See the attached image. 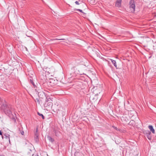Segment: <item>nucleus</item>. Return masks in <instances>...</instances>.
Segmentation results:
<instances>
[{
	"label": "nucleus",
	"mask_w": 156,
	"mask_h": 156,
	"mask_svg": "<svg viewBox=\"0 0 156 156\" xmlns=\"http://www.w3.org/2000/svg\"><path fill=\"white\" fill-rule=\"evenodd\" d=\"M2 109L4 110L5 113L12 119L14 118L13 115L12 114V108L10 105H8L5 104L2 106Z\"/></svg>",
	"instance_id": "obj_1"
},
{
	"label": "nucleus",
	"mask_w": 156,
	"mask_h": 156,
	"mask_svg": "<svg viewBox=\"0 0 156 156\" xmlns=\"http://www.w3.org/2000/svg\"><path fill=\"white\" fill-rule=\"evenodd\" d=\"M135 5L134 2L133 0H131L129 3V8L130 11L132 12H133L135 10Z\"/></svg>",
	"instance_id": "obj_2"
},
{
	"label": "nucleus",
	"mask_w": 156,
	"mask_h": 156,
	"mask_svg": "<svg viewBox=\"0 0 156 156\" xmlns=\"http://www.w3.org/2000/svg\"><path fill=\"white\" fill-rule=\"evenodd\" d=\"M35 90L37 92L39 97L41 98H43L45 97V93L42 90L35 89Z\"/></svg>",
	"instance_id": "obj_3"
},
{
	"label": "nucleus",
	"mask_w": 156,
	"mask_h": 156,
	"mask_svg": "<svg viewBox=\"0 0 156 156\" xmlns=\"http://www.w3.org/2000/svg\"><path fill=\"white\" fill-rule=\"evenodd\" d=\"M39 132L38 128H36V131L34 133V138L35 141L37 142L39 141Z\"/></svg>",
	"instance_id": "obj_4"
},
{
	"label": "nucleus",
	"mask_w": 156,
	"mask_h": 156,
	"mask_svg": "<svg viewBox=\"0 0 156 156\" xmlns=\"http://www.w3.org/2000/svg\"><path fill=\"white\" fill-rule=\"evenodd\" d=\"M111 64H113L114 66L117 68V65L115 61L111 59L108 58V65L111 66Z\"/></svg>",
	"instance_id": "obj_5"
},
{
	"label": "nucleus",
	"mask_w": 156,
	"mask_h": 156,
	"mask_svg": "<svg viewBox=\"0 0 156 156\" xmlns=\"http://www.w3.org/2000/svg\"><path fill=\"white\" fill-rule=\"evenodd\" d=\"M75 3L76 5H80L84 7H87L86 4L84 3H83L82 1L79 0L78 1H76L75 2Z\"/></svg>",
	"instance_id": "obj_6"
},
{
	"label": "nucleus",
	"mask_w": 156,
	"mask_h": 156,
	"mask_svg": "<svg viewBox=\"0 0 156 156\" xmlns=\"http://www.w3.org/2000/svg\"><path fill=\"white\" fill-rule=\"evenodd\" d=\"M52 105V102H45L44 105L45 107H51Z\"/></svg>",
	"instance_id": "obj_7"
},
{
	"label": "nucleus",
	"mask_w": 156,
	"mask_h": 156,
	"mask_svg": "<svg viewBox=\"0 0 156 156\" xmlns=\"http://www.w3.org/2000/svg\"><path fill=\"white\" fill-rule=\"evenodd\" d=\"M122 0H117L115 2V6L118 7H119L121 6Z\"/></svg>",
	"instance_id": "obj_8"
},
{
	"label": "nucleus",
	"mask_w": 156,
	"mask_h": 156,
	"mask_svg": "<svg viewBox=\"0 0 156 156\" xmlns=\"http://www.w3.org/2000/svg\"><path fill=\"white\" fill-rule=\"evenodd\" d=\"M47 138L49 141L51 143H53L55 141L54 139L52 138L50 136H47Z\"/></svg>",
	"instance_id": "obj_9"
},
{
	"label": "nucleus",
	"mask_w": 156,
	"mask_h": 156,
	"mask_svg": "<svg viewBox=\"0 0 156 156\" xmlns=\"http://www.w3.org/2000/svg\"><path fill=\"white\" fill-rule=\"evenodd\" d=\"M148 128L150 131L152 132L154 134L155 133V130L154 129L153 127L152 126L150 125L149 126H148Z\"/></svg>",
	"instance_id": "obj_10"
},
{
	"label": "nucleus",
	"mask_w": 156,
	"mask_h": 156,
	"mask_svg": "<svg viewBox=\"0 0 156 156\" xmlns=\"http://www.w3.org/2000/svg\"><path fill=\"white\" fill-rule=\"evenodd\" d=\"M52 100L51 98L49 97H47L45 100V102H52Z\"/></svg>",
	"instance_id": "obj_11"
},
{
	"label": "nucleus",
	"mask_w": 156,
	"mask_h": 156,
	"mask_svg": "<svg viewBox=\"0 0 156 156\" xmlns=\"http://www.w3.org/2000/svg\"><path fill=\"white\" fill-rule=\"evenodd\" d=\"M53 132L55 133L56 136H57L58 135L59 132L58 131L56 130L55 129H54Z\"/></svg>",
	"instance_id": "obj_12"
},
{
	"label": "nucleus",
	"mask_w": 156,
	"mask_h": 156,
	"mask_svg": "<svg viewBox=\"0 0 156 156\" xmlns=\"http://www.w3.org/2000/svg\"><path fill=\"white\" fill-rule=\"evenodd\" d=\"M4 136H5V138L6 139H8V138L9 140V142H10V138H9V135L8 134H4Z\"/></svg>",
	"instance_id": "obj_13"
},
{
	"label": "nucleus",
	"mask_w": 156,
	"mask_h": 156,
	"mask_svg": "<svg viewBox=\"0 0 156 156\" xmlns=\"http://www.w3.org/2000/svg\"><path fill=\"white\" fill-rule=\"evenodd\" d=\"M30 82L32 83V84L33 85V86L34 88L35 87H36V86L34 83L32 79H30Z\"/></svg>",
	"instance_id": "obj_14"
},
{
	"label": "nucleus",
	"mask_w": 156,
	"mask_h": 156,
	"mask_svg": "<svg viewBox=\"0 0 156 156\" xmlns=\"http://www.w3.org/2000/svg\"><path fill=\"white\" fill-rule=\"evenodd\" d=\"M37 114L41 116L43 119H44V116L42 114L40 113L39 112H37Z\"/></svg>",
	"instance_id": "obj_15"
},
{
	"label": "nucleus",
	"mask_w": 156,
	"mask_h": 156,
	"mask_svg": "<svg viewBox=\"0 0 156 156\" xmlns=\"http://www.w3.org/2000/svg\"><path fill=\"white\" fill-rule=\"evenodd\" d=\"M76 10L77 11H80V12H81L83 13V11L82 10H81V9H77Z\"/></svg>",
	"instance_id": "obj_16"
},
{
	"label": "nucleus",
	"mask_w": 156,
	"mask_h": 156,
	"mask_svg": "<svg viewBox=\"0 0 156 156\" xmlns=\"http://www.w3.org/2000/svg\"><path fill=\"white\" fill-rule=\"evenodd\" d=\"M80 154V153L78 152H76L75 153L74 155L75 156H77V155Z\"/></svg>",
	"instance_id": "obj_17"
},
{
	"label": "nucleus",
	"mask_w": 156,
	"mask_h": 156,
	"mask_svg": "<svg viewBox=\"0 0 156 156\" xmlns=\"http://www.w3.org/2000/svg\"><path fill=\"white\" fill-rule=\"evenodd\" d=\"M65 40L64 39H58L57 38H55L54 39V40Z\"/></svg>",
	"instance_id": "obj_18"
},
{
	"label": "nucleus",
	"mask_w": 156,
	"mask_h": 156,
	"mask_svg": "<svg viewBox=\"0 0 156 156\" xmlns=\"http://www.w3.org/2000/svg\"><path fill=\"white\" fill-rule=\"evenodd\" d=\"M36 100L37 101V102L39 103V104H40V101L38 99H36Z\"/></svg>",
	"instance_id": "obj_19"
},
{
	"label": "nucleus",
	"mask_w": 156,
	"mask_h": 156,
	"mask_svg": "<svg viewBox=\"0 0 156 156\" xmlns=\"http://www.w3.org/2000/svg\"><path fill=\"white\" fill-rule=\"evenodd\" d=\"M20 133L22 135H23L24 133L23 131H22L21 132H20Z\"/></svg>",
	"instance_id": "obj_20"
},
{
	"label": "nucleus",
	"mask_w": 156,
	"mask_h": 156,
	"mask_svg": "<svg viewBox=\"0 0 156 156\" xmlns=\"http://www.w3.org/2000/svg\"><path fill=\"white\" fill-rule=\"evenodd\" d=\"M32 156H38V155L37 154H33Z\"/></svg>",
	"instance_id": "obj_21"
},
{
	"label": "nucleus",
	"mask_w": 156,
	"mask_h": 156,
	"mask_svg": "<svg viewBox=\"0 0 156 156\" xmlns=\"http://www.w3.org/2000/svg\"><path fill=\"white\" fill-rule=\"evenodd\" d=\"M0 135H2V132L0 130Z\"/></svg>",
	"instance_id": "obj_22"
},
{
	"label": "nucleus",
	"mask_w": 156,
	"mask_h": 156,
	"mask_svg": "<svg viewBox=\"0 0 156 156\" xmlns=\"http://www.w3.org/2000/svg\"><path fill=\"white\" fill-rule=\"evenodd\" d=\"M147 132H148V133L149 134H151V133L149 131H147Z\"/></svg>",
	"instance_id": "obj_23"
},
{
	"label": "nucleus",
	"mask_w": 156,
	"mask_h": 156,
	"mask_svg": "<svg viewBox=\"0 0 156 156\" xmlns=\"http://www.w3.org/2000/svg\"><path fill=\"white\" fill-rule=\"evenodd\" d=\"M148 139H149V140H150V139H151V137L149 138V137H148Z\"/></svg>",
	"instance_id": "obj_24"
}]
</instances>
